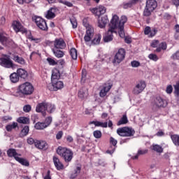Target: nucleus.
Here are the masks:
<instances>
[{"label": "nucleus", "mask_w": 179, "mask_h": 179, "mask_svg": "<svg viewBox=\"0 0 179 179\" xmlns=\"http://www.w3.org/2000/svg\"><path fill=\"white\" fill-rule=\"evenodd\" d=\"M33 92H34L33 85L29 82H26L18 86L15 96H22V94L23 96H30V94H33Z\"/></svg>", "instance_id": "1"}, {"label": "nucleus", "mask_w": 179, "mask_h": 179, "mask_svg": "<svg viewBox=\"0 0 179 179\" xmlns=\"http://www.w3.org/2000/svg\"><path fill=\"white\" fill-rule=\"evenodd\" d=\"M57 153L64 159L66 163L72 162V159H73V152L66 148L58 147Z\"/></svg>", "instance_id": "2"}, {"label": "nucleus", "mask_w": 179, "mask_h": 179, "mask_svg": "<svg viewBox=\"0 0 179 179\" xmlns=\"http://www.w3.org/2000/svg\"><path fill=\"white\" fill-rule=\"evenodd\" d=\"M115 29H117V24L114 23V21H112L111 24H109V29L107 33L103 36V41L104 43H110V41H113L114 38V36L113 33H117L115 31Z\"/></svg>", "instance_id": "3"}, {"label": "nucleus", "mask_w": 179, "mask_h": 179, "mask_svg": "<svg viewBox=\"0 0 179 179\" xmlns=\"http://www.w3.org/2000/svg\"><path fill=\"white\" fill-rule=\"evenodd\" d=\"M117 134L122 137H131L135 135V130L131 127H124L117 129Z\"/></svg>", "instance_id": "4"}, {"label": "nucleus", "mask_w": 179, "mask_h": 179, "mask_svg": "<svg viewBox=\"0 0 179 179\" xmlns=\"http://www.w3.org/2000/svg\"><path fill=\"white\" fill-rule=\"evenodd\" d=\"M49 107H52V110H54V106H52L51 103L44 101L36 106V113H41L43 116L45 117L47 115L45 111H47V108H49Z\"/></svg>", "instance_id": "5"}, {"label": "nucleus", "mask_w": 179, "mask_h": 179, "mask_svg": "<svg viewBox=\"0 0 179 179\" xmlns=\"http://www.w3.org/2000/svg\"><path fill=\"white\" fill-rule=\"evenodd\" d=\"M0 65L3 68L10 69L13 68V61L10 59V56L4 55L3 57L0 58Z\"/></svg>", "instance_id": "6"}, {"label": "nucleus", "mask_w": 179, "mask_h": 179, "mask_svg": "<svg viewBox=\"0 0 179 179\" xmlns=\"http://www.w3.org/2000/svg\"><path fill=\"white\" fill-rule=\"evenodd\" d=\"M48 89L50 90V92H57V90L64 89V83L59 80H53L52 81V84L48 85Z\"/></svg>", "instance_id": "7"}, {"label": "nucleus", "mask_w": 179, "mask_h": 179, "mask_svg": "<svg viewBox=\"0 0 179 179\" xmlns=\"http://www.w3.org/2000/svg\"><path fill=\"white\" fill-rule=\"evenodd\" d=\"M127 20H128V18L125 15H122L121 17V20H120V17H118L117 15H115L113 16L110 24H112L113 21V23L116 24V29H117L118 28V26H123L124 27V24L127 23Z\"/></svg>", "instance_id": "8"}, {"label": "nucleus", "mask_w": 179, "mask_h": 179, "mask_svg": "<svg viewBox=\"0 0 179 179\" xmlns=\"http://www.w3.org/2000/svg\"><path fill=\"white\" fill-rule=\"evenodd\" d=\"M152 105L153 108H159V107H166L167 101L163 99L160 96H157L154 99Z\"/></svg>", "instance_id": "9"}, {"label": "nucleus", "mask_w": 179, "mask_h": 179, "mask_svg": "<svg viewBox=\"0 0 179 179\" xmlns=\"http://www.w3.org/2000/svg\"><path fill=\"white\" fill-rule=\"evenodd\" d=\"M146 87V83L145 81H139L136 83V86L133 88L132 93L133 94H136L138 96V94H141L143 90H145V88Z\"/></svg>", "instance_id": "10"}, {"label": "nucleus", "mask_w": 179, "mask_h": 179, "mask_svg": "<svg viewBox=\"0 0 179 179\" xmlns=\"http://www.w3.org/2000/svg\"><path fill=\"white\" fill-rule=\"evenodd\" d=\"M124 58H125V50L122 48L119 49L118 52L115 55L113 62V64H121V62L124 61Z\"/></svg>", "instance_id": "11"}, {"label": "nucleus", "mask_w": 179, "mask_h": 179, "mask_svg": "<svg viewBox=\"0 0 179 179\" xmlns=\"http://www.w3.org/2000/svg\"><path fill=\"white\" fill-rule=\"evenodd\" d=\"M35 23L41 30H43V31H47V30H48V27L47 26L45 20L41 18V17H36Z\"/></svg>", "instance_id": "12"}, {"label": "nucleus", "mask_w": 179, "mask_h": 179, "mask_svg": "<svg viewBox=\"0 0 179 179\" xmlns=\"http://www.w3.org/2000/svg\"><path fill=\"white\" fill-rule=\"evenodd\" d=\"M86 27L87 30L86 34L84 36V41H85V43H89L94 36V29H93V27L90 25Z\"/></svg>", "instance_id": "13"}, {"label": "nucleus", "mask_w": 179, "mask_h": 179, "mask_svg": "<svg viewBox=\"0 0 179 179\" xmlns=\"http://www.w3.org/2000/svg\"><path fill=\"white\" fill-rule=\"evenodd\" d=\"M55 50H64L65 47H66V43H65V41L62 39V38H56L53 41Z\"/></svg>", "instance_id": "14"}, {"label": "nucleus", "mask_w": 179, "mask_h": 179, "mask_svg": "<svg viewBox=\"0 0 179 179\" xmlns=\"http://www.w3.org/2000/svg\"><path fill=\"white\" fill-rule=\"evenodd\" d=\"M59 12V9L55 6L51 7L46 13V19H54L57 16V13Z\"/></svg>", "instance_id": "15"}, {"label": "nucleus", "mask_w": 179, "mask_h": 179, "mask_svg": "<svg viewBox=\"0 0 179 179\" xmlns=\"http://www.w3.org/2000/svg\"><path fill=\"white\" fill-rule=\"evenodd\" d=\"M13 27L16 33H18V31H20L22 34L27 32V29L22 27V24L18 21H15L13 23Z\"/></svg>", "instance_id": "16"}, {"label": "nucleus", "mask_w": 179, "mask_h": 179, "mask_svg": "<svg viewBox=\"0 0 179 179\" xmlns=\"http://www.w3.org/2000/svg\"><path fill=\"white\" fill-rule=\"evenodd\" d=\"M92 13H94L95 16H98V17H100L101 15H104V13H106V7L103 6H99V7L92 8Z\"/></svg>", "instance_id": "17"}, {"label": "nucleus", "mask_w": 179, "mask_h": 179, "mask_svg": "<svg viewBox=\"0 0 179 179\" xmlns=\"http://www.w3.org/2000/svg\"><path fill=\"white\" fill-rule=\"evenodd\" d=\"M35 148L42 150H47V149H48V144L44 141L36 140L35 142Z\"/></svg>", "instance_id": "18"}, {"label": "nucleus", "mask_w": 179, "mask_h": 179, "mask_svg": "<svg viewBox=\"0 0 179 179\" xmlns=\"http://www.w3.org/2000/svg\"><path fill=\"white\" fill-rule=\"evenodd\" d=\"M89 96V91L87 87H83L78 91V97L80 99H86Z\"/></svg>", "instance_id": "19"}, {"label": "nucleus", "mask_w": 179, "mask_h": 179, "mask_svg": "<svg viewBox=\"0 0 179 179\" xmlns=\"http://www.w3.org/2000/svg\"><path fill=\"white\" fill-rule=\"evenodd\" d=\"M145 6L150 10H155L157 8V1L156 0H147Z\"/></svg>", "instance_id": "20"}, {"label": "nucleus", "mask_w": 179, "mask_h": 179, "mask_svg": "<svg viewBox=\"0 0 179 179\" xmlns=\"http://www.w3.org/2000/svg\"><path fill=\"white\" fill-rule=\"evenodd\" d=\"M53 163L57 170H64V164H62V162H61L58 157L55 156L53 157Z\"/></svg>", "instance_id": "21"}, {"label": "nucleus", "mask_w": 179, "mask_h": 179, "mask_svg": "<svg viewBox=\"0 0 179 179\" xmlns=\"http://www.w3.org/2000/svg\"><path fill=\"white\" fill-rule=\"evenodd\" d=\"M17 73L18 77L21 78V79H27V78H29V73L23 69H18L17 70Z\"/></svg>", "instance_id": "22"}, {"label": "nucleus", "mask_w": 179, "mask_h": 179, "mask_svg": "<svg viewBox=\"0 0 179 179\" xmlns=\"http://www.w3.org/2000/svg\"><path fill=\"white\" fill-rule=\"evenodd\" d=\"M107 23H108V17H107V15H105L102 17L101 20H99V27H100V29H104Z\"/></svg>", "instance_id": "23"}, {"label": "nucleus", "mask_w": 179, "mask_h": 179, "mask_svg": "<svg viewBox=\"0 0 179 179\" xmlns=\"http://www.w3.org/2000/svg\"><path fill=\"white\" fill-rule=\"evenodd\" d=\"M7 156H8V157H14L16 160V157H19L17 156H20V155L17 154L15 149L10 148L7 150Z\"/></svg>", "instance_id": "24"}, {"label": "nucleus", "mask_w": 179, "mask_h": 179, "mask_svg": "<svg viewBox=\"0 0 179 179\" xmlns=\"http://www.w3.org/2000/svg\"><path fill=\"white\" fill-rule=\"evenodd\" d=\"M110 89H111V85L103 87V89L99 92L100 97H105V96H107V93L110 92Z\"/></svg>", "instance_id": "25"}, {"label": "nucleus", "mask_w": 179, "mask_h": 179, "mask_svg": "<svg viewBox=\"0 0 179 179\" xmlns=\"http://www.w3.org/2000/svg\"><path fill=\"white\" fill-rule=\"evenodd\" d=\"M59 78H61V73H59V70L58 69H55L52 71V82H53V80H57V79H59Z\"/></svg>", "instance_id": "26"}, {"label": "nucleus", "mask_w": 179, "mask_h": 179, "mask_svg": "<svg viewBox=\"0 0 179 179\" xmlns=\"http://www.w3.org/2000/svg\"><path fill=\"white\" fill-rule=\"evenodd\" d=\"M128 117H127V114H124L117 122V127H120V125H125V124H128Z\"/></svg>", "instance_id": "27"}, {"label": "nucleus", "mask_w": 179, "mask_h": 179, "mask_svg": "<svg viewBox=\"0 0 179 179\" xmlns=\"http://www.w3.org/2000/svg\"><path fill=\"white\" fill-rule=\"evenodd\" d=\"M82 170V167L77 166L76 169L74 170V172L72 173L70 176V179H75L79 174H80V171Z\"/></svg>", "instance_id": "28"}, {"label": "nucleus", "mask_w": 179, "mask_h": 179, "mask_svg": "<svg viewBox=\"0 0 179 179\" xmlns=\"http://www.w3.org/2000/svg\"><path fill=\"white\" fill-rule=\"evenodd\" d=\"M16 162H18V163H20L22 166H25L26 167H29L30 166V163H29V161H27L25 159L20 158V157H15Z\"/></svg>", "instance_id": "29"}, {"label": "nucleus", "mask_w": 179, "mask_h": 179, "mask_svg": "<svg viewBox=\"0 0 179 179\" xmlns=\"http://www.w3.org/2000/svg\"><path fill=\"white\" fill-rule=\"evenodd\" d=\"M52 51L57 58H62V57L64 55V52L60 50L52 48Z\"/></svg>", "instance_id": "30"}, {"label": "nucleus", "mask_w": 179, "mask_h": 179, "mask_svg": "<svg viewBox=\"0 0 179 179\" xmlns=\"http://www.w3.org/2000/svg\"><path fill=\"white\" fill-rule=\"evenodd\" d=\"M29 126L24 127L20 133V138H24V136H27L29 134Z\"/></svg>", "instance_id": "31"}, {"label": "nucleus", "mask_w": 179, "mask_h": 179, "mask_svg": "<svg viewBox=\"0 0 179 179\" xmlns=\"http://www.w3.org/2000/svg\"><path fill=\"white\" fill-rule=\"evenodd\" d=\"M13 59V61H15V62H17V64H20V65H24V64H26V61L24 60V59L17 55H15Z\"/></svg>", "instance_id": "32"}, {"label": "nucleus", "mask_w": 179, "mask_h": 179, "mask_svg": "<svg viewBox=\"0 0 179 179\" xmlns=\"http://www.w3.org/2000/svg\"><path fill=\"white\" fill-rule=\"evenodd\" d=\"M19 78L20 77L17 73H13L10 75V79L13 83H17V81L19 80Z\"/></svg>", "instance_id": "33"}, {"label": "nucleus", "mask_w": 179, "mask_h": 179, "mask_svg": "<svg viewBox=\"0 0 179 179\" xmlns=\"http://www.w3.org/2000/svg\"><path fill=\"white\" fill-rule=\"evenodd\" d=\"M171 138L175 146H179V136L177 134L171 135Z\"/></svg>", "instance_id": "34"}, {"label": "nucleus", "mask_w": 179, "mask_h": 179, "mask_svg": "<svg viewBox=\"0 0 179 179\" xmlns=\"http://www.w3.org/2000/svg\"><path fill=\"white\" fill-rule=\"evenodd\" d=\"M152 150L157 152V153H163V147L157 144H153Z\"/></svg>", "instance_id": "35"}, {"label": "nucleus", "mask_w": 179, "mask_h": 179, "mask_svg": "<svg viewBox=\"0 0 179 179\" xmlns=\"http://www.w3.org/2000/svg\"><path fill=\"white\" fill-rule=\"evenodd\" d=\"M146 153H148V150H138L137 155L132 157L131 158L133 160H136L138 159L139 156L142 155H146Z\"/></svg>", "instance_id": "36"}, {"label": "nucleus", "mask_w": 179, "mask_h": 179, "mask_svg": "<svg viewBox=\"0 0 179 179\" xmlns=\"http://www.w3.org/2000/svg\"><path fill=\"white\" fill-rule=\"evenodd\" d=\"M70 55L72 59H78V50L75 48L70 50Z\"/></svg>", "instance_id": "37"}, {"label": "nucleus", "mask_w": 179, "mask_h": 179, "mask_svg": "<svg viewBox=\"0 0 179 179\" xmlns=\"http://www.w3.org/2000/svg\"><path fill=\"white\" fill-rule=\"evenodd\" d=\"M101 40V35L98 34L92 41V44H94V45H97L100 44Z\"/></svg>", "instance_id": "38"}, {"label": "nucleus", "mask_w": 179, "mask_h": 179, "mask_svg": "<svg viewBox=\"0 0 179 179\" xmlns=\"http://www.w3.org/2000/svg\"><path fill=\"white\" fill-rule=\"evenodd\" d=\"M17 122L20 124H29L30 120L26 117H20L17 120Z\"/></svg>", "instance_id": "39"}, {"label": "nucleus", "mask_w": 179, "mask_h": 179, "mask_svg": "<svg viewBox=\"0 0 179 179\" xmlns=\"http://www.w3.org/2000/svg\"><path fill=\"white\" fill-rule=\"evenodd\" d=\"M47 125L44 124V122H37L35 124L34 127L38 130H42L44 129L46 127Z\"/></svg>", "instance_id": "40"}, {"label": "nucleus", "mask_w": 179, "mask_h": 179, "mask_svg": "<svg viewBox=\"0 0 179 179\" xmlns=\"http://www.w3.org/2000/svg\"><path fill=\"white\" fill-rule=\"evenodd\" d=\"M17 127V122H13L12 124H8L6 127V131H8V132H10V131H12V129H15V128H16Z\"/></svg>", "instance_id": "41"}, {"label": "nucleus", "mask_w": 179, "mask_h": 179, "mask_svg": "<svg viewBox=\"0 0 179 179\" xmlns=\"http://www.w3.org/2000/svg\"><path fill=\"white\" fill-rule=\"evenodd\" d=\"M119 29V36L121 38H124L125 37V32L124 31V26H117Z\"/></svg>", "instance_id": "42"}, {"label": "nucleus", "mask_w": 179, "mask_h": 179, "mask_svg": "<svg viewBox=\"0 0 179 179\" xmlns=\"http://www.w3.org/2000/svg\"><path fill=\"white\" fill-rule=\"evenodd\" d=\"M103 134L101 133V131L100 130H95L93 132V136L96 139H100L101 138Z\"/></svg>", "instance_id": "43"}, {"label": "nucleus", "mask_w": 179, "mask_h": 179, "mask_svg": "<svg viewBox=\"0 0 179 179\" xmlns=\"http://www.w3.org/2000/svg\"><path fill=\"white\" fill-rule=\"evenodd\" d=\"M121 8H123V9H129L132 6V3L129 1V2H124L123 3L121 4Z\"/></svg>", "instance_id": "44"}, {"label": "nucleus", "mask_w": 179, "mask_h": 179, "mask_svg": "<svg viewBox=\"0 0 179 179\" xmlns=\"http://www.w3.org/2000/svg\"><path fill=\"white\" fill-rule=\"evenodd\" d=\"M70 22L72 24L73 29H76V27H78V21H76V18L75 17L70 18Z\"/></svg>", "instance_id": "45"}, {"label": "nucleus", "mask_w": 179, "mask_h": 179, "mask_svg": "<svg viewBox=\"0 0 179 179\" xmlns=\"http://www.w3.org/2000/svg\"><path fill=\"white\" fill-rule=\"evenodd\" d=\"M58 2L59 3H63V5H65L69 8H72L73 6V4L68 1L58 0Z\"/></svg>", "instance_id": "46"}, {"label": "nucleus", "mask_w": 179, "mask_h": 179, "mask_svg": "<svg viewBox=\"0 0 179 179\" xmlns=\"http://www.w3.org/2000/svg\"><path fill=\"white\" fill-rule=\"evenodd\" d=\"M152 12H153V10L149 9V8H147L145 6V8L143 11L144 16H150V15H152Z\"/></svg>", "instance_id": "47"}, {"label": "nucleus", "mask_w": 179, "mask_h": 179, "mask_svg": "<svg viewBox=\"0 0 179 179\" xmlns=\"http://www.w3.org/2000/svg\"><path fill=\"white\" fill-rule=\"evenodd\" d=\"M51 122H52V117H48L45 120V122H43V124H45V125H46V128H47V127H50V125L51 124Z\"/></svg>", "instance_id": "48"}, {"label": "nucleus", "mask_w": 179, "mask_h": 179, "mask_svg": "<svg viewBox=\"0 0 179 179\" xmlns=\"http://www.w3.org/2000/svg\"><path fill=\"white\" fill-rule=\"evenodd\" d=\"M8 41V38L5 36L3 34L0 33V43L3 44V45Z\"/></svg>", "instance_id": "49"}, {"label": "nucleus", "mask_w": 179, "mask_h": 179, "mask_svg": "<svg viewBox=\"0 0 179 179\" xmlns=\"http://www.w3.org/2000/svg\"><path fill=\"white\" fill-rule=\"evenodd\" d=\"M148 58L152 61H155V62H156V61L159 59V57H157V55L156 54H150L148 55Z\"/></svg>", "instance_id": "50"}, {"label": "nucleus", "mask_w": 179, "mask_h": 179, "mask_svg": "<svg viewBox=\"0 0 179 179\" xmlns=\"http://www.w3.org/2000/svg\"><path fill=\"white\" fill-rule=\"evenodd\" d=\"M131 65L133 68H138V66H141V63L134 60L131 62Z\"/></svg>", "instance_id": "51"}, {"label": "nucleus", "mask_w": 179, "mask_h": 179, "mask_svg": "<svg viewBox=\"0 0 179 179\" xmlns=\"http://www.w3.org/2000/svg\"><path fill=\"white\" fill-rule=\"evenodd\" d=\"M174 93L175 94H176L177 96H179V81L178 83H176V84L174 85Z\"/></svg>", "instance_id": "52"}, {"label": "nucleus", "mask_w": 179, "mask_h": 179, "mask_svg": "<svg viewBox=\"0 0 179 179\" xmlns=\"http://www.w3.org/2000/svg\"><path fill=\"white\" fill-rule=\"evenodd\" d=\"M23 110L24 111V113H30V111H31V106H30V105H25L23 107Z\"/></svg>", "instance_id": "53"}, {"label": "nucleus", "mask_w": 179, "mask_h": 179, "mask_svg": "<svg viewBox=\"0 0 179 179\" xmlns=\"http://www.w3.org/2000/svg\"><path fill=\"white\" fill-rule=\"evenodd\" d=\"M51 106L52 107L46 108V110L48 111V113H50V114H51L55 111V105H52L51 103ZM52 107H53V109H52Z\"/></svg>", "instance_id": "54"}, {"label": "nucleus", "mask_w": 179, "mask_h": 179, "mask_svg": "<svg viewBox=\"0 0 179 179\" xmlns=\"http://www.w3.org/2000/svg\"><path fill=\"white\" fill-rule=\"evenodd\" d=\"M47 61H48V64H50V65H52V66H54V65H57V62H55V60H54V59H52V58H50V57H48V59H47Z\"/></svg>", "instance_id": "55"}, {"label": "nucleus", "mask_w": 179, "mask_h": 179, "mask_svg": "<svg viewBox=\"0 0 179 179\" xmlns=\"http://www.w3.org/2000/svg\"><path fill=\"white\" fill-rule=\"evenodd\" d=\"M151 30L152 29L150 27H146L144 29V34H145V36H149V34H150Z\"/></svg>", "instance_id": "56"}, {"label": "nucleus", "mask_w": 179, "mask_h": 179, "mask_svg": "<svg viewBox=\"0 0 179 179\" xmlns=\"http://www.w3.org/2000/svg\"><path fill=\"white\" fill-rule=\"evenodd\" d=\"M36 141H37V140H34L33 138H27V142L29 145L34 144L36 145Z\"/></svg>", "instance_id": "57"}, {"label": "nucleus", "mask_w": 179, "mask_h": 179, "mask_svg": "<svg viewBox=\"0 0 179 179\" xmlns=\"http://www.w3.org/2000/svg\"><path fill=\"white\" fill-rule=\"evenodd\" d=\"M18 3L23 5V3H30L33 0H17Z\"/></svg>", "instance_id": "58"}, {"label": "nucleus", "mask_w": 179, "mask_h": 179, "mask_svg": "<svg viewBox=\"0 0 179 179\" xmlns=\"http://www.w3.org/2000/svg\"><path fill=\"white\" fill-rule=\"evenodd\" d=\"M166 93H168V94H171V93H173V86L168 85L166 87Z\"/></svg>", "instance_id": "59"}, {"label": "nucleus", "mask_w": 179, "mask_h": 179, "mask_svg": "<svg viewBox=\"0 0 179 179\" xmlns=\"http://www.w3.org/2000/svg\"><path fill=\"white\" fill-rule=\"evenodd\" d=\"M157 33V29H151V31L150 32L149 37H155V36H156Z\"/></svg>", "instance_id": "60"}, {"label": "nucleus", "mask_w": 179, "mask_h": 179, "mask_svg": "<svg viewBox=\"0 0 179 179\" xmlns=\"http://www.w3.org/2000/svg\"><path fill=\"white\" fill-rule=\"evenodd\" d=\"M157 45H159V41H152V42L151 43V47H152L153 48H156Z\"/></svg>", "instance_id": "61"}, {"label": "nucleus", "mask_w": 179, "mask_h": 179, "mask_svg": "<svg viewBox=\"0 0 179 179\" xmlns=\"http://www.w3.org/2000/svg\"><path fill=\"white\" fill-rule=\"evenodd\" d=\"M62 135H64V132L62 131H59L57 134H56V139L59 140L61 138H62Z\"/></svg>", "instance_id": "62"}, {"label": "nucleus", "mask_w": 179, "mask_h": 179, "mask_svg": "<svg viewBox=\"0 0 179 179\" xmlns=\"http://www.w3.org/2000/svg\"><path fill=\"white\" fill-rule=\"evenodd\" d=\"M110 143H112V145H113V146H116V145H117V140H115L114 138L110 137Z\"/></svg>", "instance_id": "63"}, {"label": "nucleus", "mask_w": 179, "mask_h": 179, "mask_svg": "<svg viewBox=\"0 0 179 179\" xmlns=\"http://www.w3.org/2000/svg\"><path fill=\"white\" fill-rule=\"evenodd\" d=\"M171 58L173 59H179V51H177L175 54H173Z\"/></svg>", "instance_id": "64"}]
</instances>
